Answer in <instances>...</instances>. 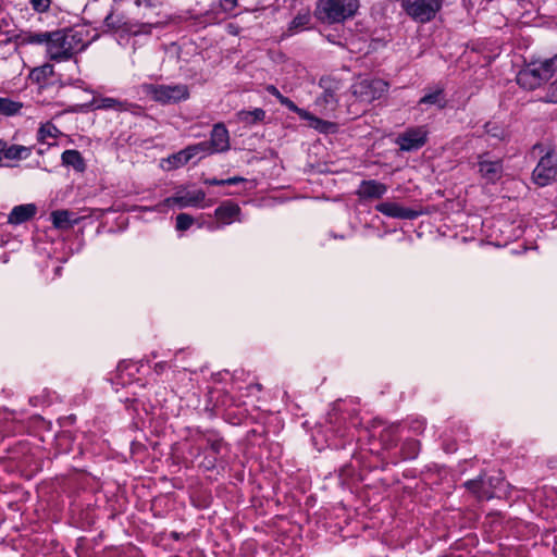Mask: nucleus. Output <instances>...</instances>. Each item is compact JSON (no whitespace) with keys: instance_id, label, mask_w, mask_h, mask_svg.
<instances>
[{"instance_id":"obj_15","label":"nucleus","mask_w":557,"mask_h":557,"mask_svg":"<svg viewBox=\"0 0 557 557\" xmlns=\"http://www.w3.org/2000/svg\"><path fill=\"white\" fill-rule=\"evenodd\" d=\"M36 206L33 203L16 206L10 212L8 222L14 225L26 222L36 214Z\"/></svg>"},{"instance_id":"obj_9","label":"nucleus","mask_w":557,"mask_h":557,"mask_svg":"<svg viewBox=\"0 0 557 557\" xmlns=\"http://www.w3.org/2000/svg\"><path fill=\"white\" fill-rule=\"evenodd\" d=\"M429 131L425 126H417L407 128L399 134L395 143L403 151L418 150L426 143Z\"/></svg>"},{"instance_id":"obj_24","label":"nucleus","mask_w":557,"mask_h":557,"mask_svg":"<svg viewBox=\"0 0 557 557\" xmlns=\"http://www.w3.org/2000/svg\"><path fill=\"white\" fill-rule=\"evenodd\" d=\"M60 134L61 132L52 123L48 122L41 125V127L38 131L37 138L40 143L50 146L52 145L50 139H55Z\"/></svg>"},{"instance_id":"obj_40","label":"nucleus","mask_w":557,"mask_h":557,"mask_svg":"<svg viewBox=\"0 0 557 557\" xmlns=\"http://www.w3.org/2000/svg\"><path fill=\"white\" fill-rule=\"evenodd\" d=\"M106 23L109 27H112V28H119L120 25H117V23L115 22L114 20V15L113 14H110L106 17Z\"/></svg>"},{"instance_id":"obj_32","label":"nucleus","mask_w":557,"mask_h":557,"mask_svg":"<svg viewBox=\"0 0 557 557\" xmlns=\"http://www.w3.org/2000/svg\"><path fill=\"white\" fill-rule=\"evenodd\" d=\"M280 103L289 109L290 111L297 113L299 117H308V111L297 107L289 98L284 96L280 100Z\"/></svg>"},{"instance_id":"obj_34","label":"nucleus","mask_w":557,"mask_h":557,"mask_svg":"<svg viewBox=\"0 0 557 557\" xmlns=\"http://www.w3.org/2000/svg\"><path fill=\"white\" fill-rule=\"evenodd\" d=\"M32 7L37 12H46L50 7V0H29Z\"/></svg>"},{"instance_id":"obj_35","label":"nucleus","mask_w":557,"mask_h":557,"mask_svg":"<svg viewBox=\"0 0 557 557\" xmlns=\"http://www.w3.org/2000/svg\"><path fill=\"white\" fill-rule=\"evenodd\" d=\"M546 100L548 102L557 103V79L549 85Z\"/></svg>"},{"instance_id":"obj_12","label":"nucleus","mask_w":557,"mask_h":557,"mask_svg":"<svg viewBox=\"0 0 557 557\" xmlns=\"http://www.w3.org/2000/svg\"><path fill=\"white\" fill-rule=\"evenodd\" d=\"M208 144L213 153L225 152L230 149V134L224 124L218 123L213 126Z\"/></svg>"},{"instance_id":"obj_23","label":"nucleus","mask_w":557,"mask_h":557,"mask_svg":"<svg viewBox=\"0 0 557 557\" xmlns=\"http://www.w3.org/2000/svg\"><path fill=\"white\" fill-rule=\"evenodd\" d=\"M309 122V126L319 131L320 133H332L335 131L336 125L332 122L322 120L308 112V117H301Z\"/></svg>"},{"instance_id":"obj_36","label":"nucleus","mask_w":557,"mask_h":557,"mask_svg":"<svg viewBox=\"0 0 557 557\" xmlns=\"http://www.w3.org/2000/svg\"><path fill=\"white\" fill-rule=\"evenodd\" d=\"M486 132L498 139H503L505 137L504 131L494 124H487Z\"/></svg>"},{"instance_id":"obj_21","label":"nucleus","mask_w":557,"mask_h":557,"mask_svg":"<svg viewBox=\"0 0 557 557\" xmlns=\"http://www.w3.org/2000/svg\"><path fill=\"white\" fill-rule=\"evenodd\" d=\"M64 165L72 166L78 172L85 170V162L79 151L70 149L65 150L61 156Z\"/></svg>"},{"instance_id":"obj_13","label":"nucleus","mask_w":557,"mask_h":557,"mask_svg":"<svg viewBox=\"0 0 557 557\" xmlns=\"http://www.w3.org/2000/svg\"><path fill=\"white\" fill-rule=\"evenodd\" d=\"M375 209L384 215L396 218V219H408L412 220L418 216V212L405 207H401L397 202L386 201L379 203Z\"/></svg>"},{"instance_id":"obj_18","label":"nucleus","mask_w":557,"mask_h":557,"mask_svg":"<svg viewBox=\"0 0 557 557\" xmlns=\"http://www.w3.org/2000/svg\"><path fill=\"white\" fill-rule=\"evenodd\" d=\"M51 220L57 228H71L79 219L69 210H57L51 213Z\"/></svg>"},{"instance_id":"obj_4","label":"nucleus","mask_w":557,"mask_h":557,"mask_svg":"<svg viewBox=\"0 0 557 557\" xmlns=\"http://www.w3.org/2000/svg\"><path fill=\"white\" fill-rule=\"evenodd\" d=\"M144 91L154 101L161 103H175L189 97L188 87L184 84L176 85H144Z\"/></svg>"},{"instance_id":"obj_37","label":"nucleus","mask_w":557,"mask_h":557,"mask_svg":"<svg viewBox=\"0 0 557 557\" xmlns=\"http://www.w3.org/2000/svg\"><path fill=\"white\" fill-rule=\"evenodd\" d=\"M267 91L271 95H273L278 101L284 97L280 91L278 89L273 86V85H269L267 86Z\"/></svg>"},{"instance_id":"obj_30","label":"nucleus","mask_w":557,"mask_h":557,"mask_svg":"<svg viewBox=\"0 0 557 557\" xmlns=\"http://www.w3.org/2000/svg\"><path fill=\"white\" fill-rule=\"evenodd\" d=\"M214 2H218L211 9V13L214 15H218L219 12L232 11L237 4V0H214Z\"/></svg>"},{"instance_id":"obj_22","label":"nucleus","mask_w":557,"mask_h":557,"mask_svg":"<svg viewBox=\"0 0 557 557\" xmlns=\"http://www.w3.org/2000/svg\"><path fill=\"white\" fill-rule=\"evenodd\" d=\"M264 117L265 111L260 108H257L252 111L242 110L237 113L238 121L246 125H252L258 122H261L264 120Z\"/></svg>"},{"instance_id":"obj_8","label":"nucleus","mask_w":557,"mask_h":557,"mask_svg":"<svg viewBox=\"0 0 557 557\" xmlns=\"http://www.w3.org/2000/svg\"><path fill=\"white\" fill-rule=\"evenodd\" d=\"M320 86L323 88V92L315 99L314 104L321 114L329 116L336 110L338 102L336 91L339 86L337 82L327 78H322Z\"/></svg>"},{"instance_id":"obj_31","label":"nucleus","mask_w":557,"mask_h":557,"mask_svg":"<svg viewBox=\"0 0 557 557\" xmlns=\"http://www.w3.org/2000/svg\"><path fill=\"white\" fill-rule=\"evenodd\" d=\"M194 224V218L187 213H180L176 216V230L186 231Z\"/></svg>"},{"instance_id":"obj_33","label":"nucleus","mask_w":557,"mask_h":557,"mask_svg":"<svg viewBox=\"0 0 557 557\" xmlns=\"http://www.w3.org/2000/svg\"><path fill=\"white\" fill-rule=\"evenodd\" d=\"M484 484H485V481H483V480H480V481H468L466 483V486L470 491H472L473 493L478 494L479 497H490L484 492H482V488H483Z\"/></svg>"},{"instance_id":"obj_17","label":"nucleus","mask_w":557,"mask_h":557,"mask_svg":"<svg viewBox=\"0 0 557 557\" xmlns=\"http://www.w3.org/2000/svg\"><path fill=\"white\" fill-rule=\"evenodd\" d=\"M191 159L188 154L187 149H183L176 153L171 154L170 157L161 160V168L165 171H172L185 165Z\"/></svg>"},{"instance_id":"obj_2","label":"nucleus","mask_w":557,"mask_h":557,"mask_svg":"<svg viewBox=\"0 0 557 557\" xmlns=\"http://www.w3.org/2000/svg\"><path fill=\"white\" fill-rule=\"evenodd\" d=\"M557 71V54L548 59L530 61L517 74V83L524 89L533 90L547 82Z\"/></svg>"},{"instance_id":"obj_19","label":"nucleus","mask_w":557,"mask_h":557,"mask_svg":"<svg viewBox=\"0 0 557 557\" xmlns=\"http://www.w3.org/2000/svg\"><path fill=\"white\" fill-rule=\"evenodd\" d=\"M419 104L434 106L438 109H443L446 106V99L444 90L441 87H435L425 92L420 99Z\"/></svg>"},{"instance_id":"obj_20","label":"nucleus","mask_w":557,"mask_h":557,"mask_svg":"<svg viewBox=\"0 0 557 557\" xmlns=\"http://www.w3.org/2000/svg\"><path fill=\"white\" fill-rule=\"evenodd\" d=\"M3 153H4V160H9V161L24 160L30 156L32 149L29 147L22 146V145L9 146L4 141Z\"/></svg>"},{"instance_id":"obj_27","label":"nucleus","mask_w":557,"mask_h":557,"mask_svg":"<svg viewBox=\"0 0 557 557\" xmlns=\"http://www.w3.org/2000/svg\"><path fill=\"white\" fill-rule=\"evenodd\" d=\"M96 108L97 109H115L119 111H124V110H127L128 103L120 101L115 98L106 97V98H101L96 101Z\"/></svg>"},{"instance_id":"obj_38","label":"nucleus","mask_w":557,"mask_h":557,"mask_svg":"<svg viewBox=\"0 0 557 557\" xmlns=\"http://www.w3.org/2000/svg\"><path fill=\"white\" fill-rule=\"evenodd\" d=\"M124 25H125V29H126L127 32H129L131 34H133V35H137V34H139V33H141V32H143V30H141V26H137V25H131V26H128L127 24H124Z\"/></svg>"},{"instance_id":"obj_16","label":"nucleus","mask_w":557,"mask_h":557,"mask_svg":"<svg viewBox=\"0 0 557 557\" xmlns=\"http://www.w3.org/2000/svg\"><path fill=\"white\" fill-rule=\"evenodd\" d=\"M239 207L232 202H225L214 211L216 220L223 225L231 224L239 214Z\"/></svg>"},{"instance_id":"obj_10","label":"nucleus","mask_w":557,"mask_h":557,"mask_svg":"<svg viewBox=\"0 0 557 557\" xmlns=\"http://www.w3.org/2000/svg\"><path fill=\"white\" fill-rule=\"evenodd\" d=\"M557 176V164L550 152L541 158L537 165L533 170L532 181L540 187L552 184Z\"/></svg>"},{"instance_id":"obj_39","label":"nucleus","mask_w":557,"mask_h":557,"mask_svg":"<svg viewBox=\"0 0 557 557\" xmlns=\"http://www.w3.org/2000/svg\"><path fill=\"white\" fill-rule=\"evenodd\" d=\"M245 180L240 176H234V177H230L227 180H224V184L225 185H236L240 182H244Z\"/></svg>"},{"instance_id":"obj_41","label":"nucleus","mask_w":557,"mask_h":557,"mask_svg":"<svg viewBox=\"0 0 557 557\" xmlns=\"http://www.w3.org/2000/svg\"><path fill=\"white\" fill-rule=\"evenodd\" d=\"M205 184H207V185H225L224 180H216V178H207V180H205Z\"/></svg>"},{"instance_id":"obj_26","label":"nucleus","mask_w":557,"mask_h":557,"mask_svg":"<svg viewBox=\"0 0 557 557\" xmlns=\"http://www.w3.org/2000/svg\"><path fill=\"white\" fill-rule=\"evenodd\" d=\"M186 149L188 151L190 159H194V158L201 159L206 156L213 154V151L211 150L208 141H201V143H198L195 145H190V146L186 147Z\"/></svg>"},{"instance_id":"obj_3","label":"nucleus","mask_w":557,"mask_h":557,"mask_svg":"<svg viewBox=\"0 0 557 557\" xmlns=\"http://www.w3.org/2000/svg\"><path fill=\"white\" fill-rule=\"evenodd\" d=\"M359 0H320L315 15L323 22L339 23L355 15Z\"/></svg>"},{"instance_id":"obj_14","label":"nucleus","mask_w":557,"mask_h":557,"mask_svg":"<svg viewBox=\"0 0 557 557\" xmlns=\"http://www.w3.org/2000/svg\"><path fill=\"white\" fill-rule=\"evenodd\" d=\"M387 191L386 185L374 181H363L359 188L358 195L366 199H379Z\"/></svg>"},{"instance_id":"obj_42","label":"nucleus","mask_w":557,"mask_h":557,"mask_svg":"<svg viewBox=\"0 0 557 557\" xmlns=\"http://www.w3.org/2000/svg\"><path fill=\"white\" fill-rule=\"evenodd\" d=\"M3 147H4V141H3V140H0V166H5V165H8V164L4 162Z\"/></svg>"},{"instance_id":"obj_6","label":"nucleus","mask_w":557,"mask_h":557,"mask_svg":"<svg viewBox=\"0 0 557 557\" xmlns=\"http://www.w3.org/2000/svg\"><path fill=\"white\" fill-rule=\"evenodd\" d=\"M206 199V194L201 189L188 190L186 187H178L172 197L164 199L161 203L156 206V210L163 212L165 207L176 206L180 209L188 207H206L202 205Z\"/></svg>"},{"instance_id":"obj_1","label":"nucleus","mask_w":557,"mask_h":557,"mask_svg":"<svg viewBox=\"0 0 557 557\" xmlns=\"http://www.w3.org/2000/svg\"><path fill=\"white\" fill-rule=\"evenodd\" d=\"M87 42L79 30H58L49 33L46 42L50 60L62 62L85 49Z\"/></svg>"},{"instance_id":"obj_29","label":"nucleus","mask_w":557,"mask_h":557,"mask_svg":"<svg viewBox=\"0 0 557 557\" xmlns=\"http://www.w3.org/2000/svg\"><path fill=\"white\" fill-rule=\"evenodd\" d=\"M310 22L309 12H300L298 13L294 20L290 22V30L299 32L304 29Z\"/></svg>"},{"instance_id":"obj_28","label":"nucleus","mask_w":557,"mask_h":557,"mask_svg":"<svg viewBox=\"0 0 557 557\" xmlns=\"http://www.w3.org/2000/svg\"><path fill=\"white\" fill-rule=\"evenodd\" d=\"M22 103L10 98L0 97V115H14L22 109Z\"/></svg>"},{"instance_id":"obj_25","label":"nucleus","mask_w":557,"mask_h":557,"mask_svg":"<svg viewBox=\"0 0 557 557\" xmlns=\"http://www.w3.org/2000/svg\"><path fill=\"white\" fill-rule=\"evenodd\" d=\"M49 33H22L17 36L20 45H41L46 44Z\"/></svg>"},{"instance_id":"obj_5","label":"nucleus","mask_w":557,"mask_h":557,"mask_svg":"<svg viewBox=\"0 0 557 557\" xmlns=\"http://www.w3.org/2000/svg\"><path fill=\"white\" fill-rule=\"evenodd\" d=\"M404 11L416 22L433 20L442 7V0H399Z\"/></svg>"},{"instance_id":"obj_7","label":"nucleus","mask_w":557,"mask_h":557,"mask_svg":"<svg viewBox=\"0 0 557 557\" xmlns=\"http://www.w3.org/2000/svg\"><path fill=\"white\" fill-rule=\"evenodd\" d=\"M387 83L382 79H362L351 86V95L364 106L380 99L387 91Z\"/></svg>"},{"instance_id":"obj_11","label":"nucleus","mask_w":557,"mask_h":557,"mask_svg":"<svg viewBox=\"0 0 557 557\" xmlns=\"http://www.w3.org/2000/svg\"><path fill=\"white\" fill-rule=\"evenodd\" d=\"M476 165L481 177L488 183L497 182L504 172L502 160L494 159L488 153L480 154Z\"/></svg>"}]
</instances>
